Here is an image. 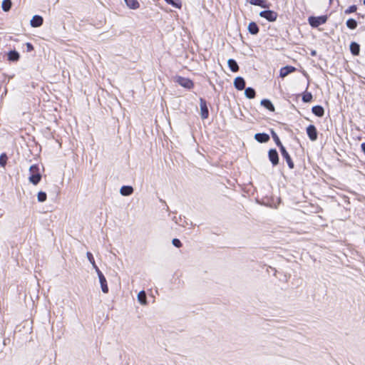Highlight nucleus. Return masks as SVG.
<instances>
[{
  "label": "nucleus",
  "mask_w": 365,
  "mask_h": 365,
  "mask_svg": "<svg viewBox=\"0 0 365 365\" xmlns=\"http://www.w3.org/2000/svg\"><path fill=\"white\" fill-rule=\"evenodd\" d=\"M26 46L28 52H31L34 49V46L29 42L26 43Z\"/></svg>",
  "instance_id": "35"
},
{
  "label": "nucleus",
  "mask_w": 365,
  "mask_h": 365,
  "mask_svg": "<svg viewBox=\"0 0 365 365\" xmlns=\"http://www.w3.org/2000/svg\"><path fill=\"white\" fill-rule=\"evenodd\" d=\"M312 113L318 117H322L324 114V110L321 106H315L312 107Z\"/></svg>",
  "instance_id": "15"
},
{
  "label": "nucleus",
  "mask_w": 365,
  "mask_h": 365,
  "mask_svg": "<svg viewBox=\"0 0 365 365\" xmlns=\"http://www.w3.org/2000/svg\"><path fill=\"white\" fill-rule=\"evenodd\" d=\"M8 157L5 153H1L0 155V165L1 167H5L7 163Z\"/></svg>",
  "instance_id": "30"
},
{
  "label": "nucleus",
  "mask_w": 365,
  "mask_h": 365,
  "mask_svg": "<svg viewBox=\"0 0 365 365\" xmlns=\"http://www.w3.org/2000/svg\"><path fill=\"white\" fill-rule=\"evenodd\" d=\"M176 82L182 87L187 89H191L194 87L193 81L187 78L178 76L176 79Z\"/></svg>",
  "instance_id": "4"
},
{
  "label": "nucleus",
  "mask_w": 365,
  "mask_h": 365,
  "mask_svg": "<svg viewBox=\"0 0 365 365\" xmlns=\"http://www.w3.org/2000/svg\"><path fill=\"white\" fill-rule=\"evenodd\" d=\"M259 16L270 22L275 21L277 19V13L272 10H265L259 13Z\"/></svg>",
  "instance_id": "3"
},
{
  "label": "nucleus",
  "mask_w": 365,
  "mask_h": 365,
  "mask_svg": "<svg viewBox=\"0 0 365 365\" xmlns=\"http://www.w3.org/2000/svg\"><path fill=\"white\" fill-rule=\"evenodd\" d=\"M173 245L175 247H178V248L182 247V243H181L180 240L178 239H176V238L173 240Z\"/></svg>",
  "instance_id": "34"
},
{
  "label": "nucleus",
  "mask_w": 365,
  "mask_h": 365,
  "mask_svg": "<svg viewBox=\"0 0 365 365\" xmlns=\"http://www.w3.org/2000/svg\"><path fill=\"white\" fill-rule=\"evenodd\" d=\"M166 3L168 4H170L173 6L175 8H181L182 4L180 0H178L177 1H175L174 0H165Z\"/></svg>",
  "instance_id": "31"
},
{
  "label": "nucleus",
  "mask_w": 365,
  "mask_h": 365,
  "mask_svg": "<svg viewBox=\"0 0 365 365\" xmlns=\"http://www.w3.org/2000/svg\"><path fill=\"white\" fill-rule=\"evenodd\" d=\"M268 158L273 166L279 163V155L275 149H270L268 152Z\"/></svg>",
  "instance_id": "9"
},
{
  "label": "nucleus",
  "mask_w": 365,
  "mask_h": 365,
  "mask_svg": "<svg viewBox=\"0 0 365 365\" xmlns=\"http://www.w3.org/2000/svg\"><path fill=\"white\" fill-rule=\"evenodd\" d=\"M280 153H281L282 156L283 157V158L285 159V160H286L289 168L290 169H293L294 168V162H293L291 156L289 155V154L287 151L286 148H282L281 150H280Z\"/></svg>",
  "instance_id": "8"
},
{
  "label": "nucleus",
  "mask_w": 365,
  "mask_h": 365,
  "mask_svg": "<svg viewBox=\"0 0 365 365\" xmlns=\"http://www.w3.org/2000/svg\"><path fill=\"white\" fill-rule=\"evenodd\" d=\"M272 138H273L275 143L279 148V150H281L282 148H284V146L281 143L278 135L274 131L272 132Z\"/></svg>",
  "instance_id": "28"
},
{
  "label": "nucleus",
  "mask_w": 365,
  "mask_h": 365,
  "mask_svg": "<svg viewBox=\"0 0 365 365\" xmlns=\"http://www.w3.org/2000/svg\"><path fill=\"white\" fill-rule=\"evenodd\" d=\"M125 1L127 6L132 9H136L140 6V4L137 0H125Z\"/></svg>",
  "instance_id": "22"
},
{
  "label": "nucleus",
  "mask_w": 365,
  "mask_h": 365,
  "mask_svg": "<svg viewBox=\"0 0 365 365\" xmlns=\"http://www.w3.org/2000/svg\"><path fill=\"white\" fill-rule=\"evenodd\" d=\"M200 106L201 118L202 119H207L209 116V110L206 101L202 98L200 99Z\"/></svg>",
  "instance_id": "5"
},
{
  "label": "nucleus",
  "mask_w": 365,
  "mask_h": 365,
  "mask_svg": "<svg viewBox=\"0 0 365 365\" xmlns=\"http://www.w3.org/2000/svg\"><path fill=\"white\" fill-rule=\"evenodd\" d=\"M346 26L350 29H355L357 27V22L354 19H349L346 21Z\"/></svg>",
  "instance_id": "26"
},
{
  "label": "nucleus",
  "mask_w": 365,
  "mask_h": 365,
  "mask_svg": "<svg viewBox=\"0 0 365 365\" xmlns=\"http://www.w3.org/2000/svg\"><path fill=\"white\" fill-rule=\"evenodd\" d=\"M20 55L16 51H11L8 53V60L10 61H18Z\"/></svg>",
  "instance_id": "17"
},
{
  "label": "nucleus",
  "mask_w": 365,
  "mask_h": 365,
  "mask_svg": "<svg viewBox=\"0 0 365 365\" xmlns=\"http://www.w3.org/2000/svg\"><path fill=\"white\" fill-rule=\"evenodd\" d=\"M245 94L247 98L252 99L255 97L256 93H255V91L252 88L248 87V88H245Z\"/></svg>",
  "instance_id": "23"
},
{
  "label": "nucleus",
  "mask_w": 365,
  "mask_h": 365,
  "mask_svg": "<svg viewBox=\"0 0 365 365\" xmlns=\"http://www.w3.org/2000/svg\"><path fill=\"white\" fill-rule=\"evenodd\" d=\"M228 66L232 72H237L239 71V66L237 63L234 59H229L227 61Z\"/></svg>",
  "instance_id": "19"
},
{
  "label": "nucleus",
  "mask_w": 365,
  "mask_h": 365,
  "mask_svg": "<svg viewBox=\"0 0 365 365\" xmlns=\"http://www.w3.org/2000/svg\"><path fill=\"white\" fill-rule=\"evenodd\" d=\"M261 105L272 112L274 111V106H273L272 102L268 99H263L261 101Z\"/></svg>",
  "instance_id": "20"
},
{
  "label": "nucleus",
  "mask_w": 365,
  "mask_h": 365,
  "mask_svg": "<svg viewBox=\"0 0 365 365\" xmlns=\"http://www.w3.org/2000/svg\"><path fill=\"white\" fill-rule=\"evenodd\" d=\"M37 198L38 202H45L47 199V195L45 192L40 191L38 192Z\"/></svg>",
  "instance_id": "29"
},
{
  "label": "nucleus",
  "mask_w": 365,
  "mask_h": 365,
  "mask_svg": "<svg viewBox=\"0 0 365 365\" xmlns=\"http://www.w3.org/2000/svg\"><path fill=\"white\" fill-rule=\"evenodd\" d=\"M350 51L354 56H358L360 51V46L356 42H351L350 44Z\"/></svg>",
  "instance_id": "16"
},
{
  "label": "nucleus",
  "mask_w": 365,
  "mask_h": 365,
  "mask_svg": "<svg viewBox=\"0 0 365 365\" xmlns=\"http://www.w3.org/2000/svg\"><path fill=\"white\" fill-rule=\"evenodd\" d=\"M29 182L34 185L38 184L41 180V174L40 173V168L38 165H32L29 168Z\"/></svg>",
  "instance_id": "1"
},
{
  "label": "nucleus",
  "mask_w": 365,
  "mask_h": 365,
  "mask_svg": "<svg viewBox=\"0 0 365 365\" xmlns=\"http://www.w3.org/2000/svg\"><path fill=\"white\" fill-rule=\"evenodd\" d=\"M327 20L328 16L327 15L319 16H309L308 19V22L312 27L317 28L320 25L324 24Z\"/></svg>",
  "instance_id": "2"
},
{
  "label": "nucleus",
  "mask_w": 365,
  "mask_h": 365,
  "mask_svg": "<svg viewBox=\"0 0 365 365\" xmlns=\"http://www.w3.org/2000/svg\"><path fill=\"white\" fill-rule=\"evenodd\" d=\"M297 71V68L292 66H286L284 67H282L279 70V77L282 78H285L289 74L295 72Z\"/></svg>",
  "instance_id": "7"
},
{
  "label": "nucleus",
  "mask_w": 365,
  "mask_h": 365,
  "mask_svg": "<svg viewBox=\"0 0 365 365\" xmlns=\"http://www.w3.org/2000/svg\"><path fill=\"white\" fill-rule=\"evenodd\" d=\"M43 19L42 16L38 15L34 16L30 22L32 27H39L43 24Z\"/></svg>",
  "instance_id": "13"
},
{
  "label": "nucleus",
  "mask_w": 365,
  "mask_h": 365,
  "mask_svg": "<svg viewBox=\"0 0 365 365\" xmlns=\"http://www.w3.org/2000/svg\"><path fill=\"white\" fill-rule=\"evenodd\" d=\"M138 299L141 304L145 305L147 304L146 294L145 291H141L138 293Z\"/></svg>",
  "instance_id": "24"
},
{
  "label": "nucleus",
  "mask_w": 365,
  "mask_h": 365,
  "mask_svg": "<svg viewBox=\"0 0 365 365\" xmlns=\"http://www.w3.org/2000/svg\"><path fill=\"white\" fill-rule=\"evenodd\" d=\"M255 139L259 143H267L269 140V135L267 133H257L255 135Z\"/></svg>",
  "instance_id": "14"
},
{
  "label": "nucleus",
  "mask_w": 365,
  "mask_h": 365,
  "mask_svg": "<svg viewBox=\"0 0 365 365\" xmlns=\"http://www.w3.org/2000/svg\"><path fill=\"white\" fill-rule=\"evenodd\" d=\"M312 94L310 92H304L302 95V101L304 103H309L312 101Z\"/></svg>",
  "instance_id": "27"
},
{
  "label": "nucleus",
  "mask_w": 365,
  "mask_h": 365,
  "mask_svg": "<svg viewBox=\"0 0 365 365\" xmlns=\"http://www.w3.org/2000/svg\"><path fill=\"white\" fill-rule=\"evenodd\" d=\"M307 133L312 141H315L317 139V130L314 125H309L307 128Z\"/></svg>",
  "instance_id": "10"
},
{
  "label": "nucleus",
  "mask_w": 365,
  "mask_h": 365,
  "mask_svg": "<svg viewBox=\"0 0 365 365\" xmlns=\"http://www.w3.org/2000/svg\"><path fill=\"white\" fill-rule=\"evenodd\" d=\"M364 4L365 5V0H364Z\"/></svg>",
  "instance_id": "37"
},
{
  "label": "nucleus",
  "mask_w": 365,
  "mask_h": 365,
  "mask_svg": "<svg viewBox=\"0 0 365 365\" xmlns=\"http://www.w3.org/2000/svg\"><path fill=\"white\" fill-rule=\"evenodd\" d=\"M252 5L259 6L262 8L269 9L270 4L267 0H246Z\"/></svg>",
  "instance_id": "11"
},
{
  "label": "nucleus",
  "mask_w": 365,
  "mask_h": 365,
  "mask_svg": "<svg viewBox=\"0 0 365 365\" xmlns=\"http://www.w3.org/2000/svg\"><path fill=\"white\" fill-rule=\"evenodd\" d=\"M361 150L362 151L364 152V153L365 154V142L361 143Z\"/></svg>",
  "instance_id": "36"
},
{
  "label": "nucleus",
  "mask_w": 365,
  "mask_h": 365,
  "mask_svg": "<svg viewBox=\"0 0 365 365\" xmlns=\"http://www.w3.org/2000/svg\"><path fill=\"white\" fill-rule=\"evenodd\" d=\"M120 194L124 196L130 195L133 193V189L131 186H123L120 188Z\"/></svg>",
  "instance_id": "21"
},
{
  "label": "nucleus",
  "mask_w": 365,
  "mask_h": 365,
  "mask_svg": "<svg viewBox=\"0 0 365 365\" xmlns=\"http://www.w3.org/2000/svg\"><path fill=\"white\" fill-rule=\"evenodd\" d=\"M11 0H3L1 7L4 11H9L11 9Z\"/></svg>",
  "instance_id": "25"
},
{
  "label": "nucleus",
  "mask_w": 365,
  "mask_h": 365,
  "mask_svg": "<svg viewBox=\"0 0 365 365\" xmlns=\"http://www.w3.org/2000/svg\"><path fill=\"white\" fill-rule=\"evenodd\" d=\"M87 257H88L89 262L93 264V267L96 268V269L97 270L98 267L96 264L95 259H94V257H93L92 253L90 252H88Z\"/></svg>",
  "instance_id": "32"
},
{
  "label": "nucleus",
  "mask_w": 365,
  "mask_h": 365,
  "mask_svg": "<svg viewBox=\"0 0 365 365\" xmlns=\"http://www.w3.org/2000/svg\"><path fill=\"white\" fill-rule=\"evenodd\" d=\"M356 10H357V6L356 5H351L344 11V13L346 14H349L356 12Z\"/></svg>",
  "instance_id": "33"
},
{
  "label": "nucleus",
  "mask_w": 365,
  "mask_h": 365,
  "mask_svg": "<svg viewBox=\"0 0 365 365\" xmlns=\"http://www.w3.org/2000/svg\"><path fill=\"white\" fill-rule=\"evenodd\" d=\"M97 273L99 277V281L101 283V289L103 292L108 293V287L107 284V281L103 273L101 272V270L97 268Z\"/></svg>",
  "instance_id": "6"
},
{
  "label": "nucleus",
  "mask_w": 365,
  "mask_h": 365,
  "mask_svg": "<svg viewBox=\"0 0 365 365\" xmlns=\"http://www.w3.org/2000/svg\"><path fill=\"white\" fill-rule=\"evenodd\" d=\"M234 86L236 89L242 91L245 88V81L242 77H237L234 81Z\"/></svg>",
  "instance_id": "12"
},
{
  "label": "nucleus",
  "mask_w": 365,
  "mask_h": 365,
  "mask_svg": "<svg viewBox=\"0 0 365 365\" xmlns=\"http://www.w3.org/2000/svg\"><path fill=\"white\" fill-rule=\"evenodd\" d=\"M248 31L251 34H257L259 32V27L255 22H250L248 25Z\"/></svg>",
  "instance_id": "18"
}]
</instances>
